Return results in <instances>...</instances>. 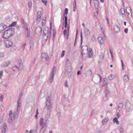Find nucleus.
<instances>
[{
  "label": "nucleus",
  "instance_id": "obj_1",
  "mask_svg": "<svg viewBox=\"0 0 133 133\" xmlns=\"http://www.w3.org/2000/svg\"><path fill=\"white\" fill-rule=\"evenodd\" d=\"M14 33V29L10 28L5 31L2 37L4 39H7L12 36Z\"/></svg>",
  "mask_w": 133,
  "mask_h": 133
},
{
  "label": "nucleus",
  "instance_id": "obj_2",
  "mask_svg": "<svg viewBox=\"0 0 133 133\" xmlns=\"http://www.w3.org/2000/svg\"><path fill=\"white\" fill-rule=\"evenodd\" d=\"M51 95L50 94L47 95L46 97V108L48 110H49L51 108Z\"/></svg>",
  "mask_w": 133,
  "mask_h": 133
},
{
  "label": "nucleus",
  "instance_id": "obj_3",
  "mask_svg": "<svg viewBox=\"0 0 133 133\" xmlns=\"http://www.w3.org/2000/svg\"><path fill=\"white\" fill-rule=\"evenodd\" d=\"M18 112H17V111L14 112L13 114H12V112L11 110H10L9 113V118L8 119L9 122H11L12 120L15 119L16 117H17L16 116Z\"/></svg>",
  "mask_w": 133,
  "mask_h": 133
},
{
  "label": "nucleus",
  "instance_id": "obj_4",
  "mask_svg": "<svg viewBox=\"0 0 133 133\" xmlns=\"http://www.w3.org/2000/svg\"><path fill=\"white\" fill-rule=\"evenodd\" d=\"M65 66V70L67 72L70 73L71 71V65L70 61L67 59L66 60Z\"/></svg>",
  "mask_w": 133,
  "mask_h": 133
},
{
  "label": "nucleus",
  "instance_id": "obj_5",
  "mask_svg": "<svg viewBox=\"0 0 133 133\" xmlns=\"http://www.w3.org/2000/svg\"><path fill=\"white\" fill-rule=\"evenodd\" d=\"M23 68V64L21 61L19 63V64L16 65L12 67V70L15 71H17L18 70H21Z\"/></svg>",
  "mask_w": 133,
  "mask_h": 133
},
{
  "label": "nucleus",
  "instance_id": "obj_6",
  "mask_svg": "<svg viewBox=\"0 0 133 133\" xmlns=\"http://www.w3.org/2000/svg\"><path fill=\"white\" fill-rule=\"evenodd\" d=\"M125 111L127 112H128L131 110V105L128 100L125 101Z\"/></svg>",
  "mask_w": 133,
  "mask_h": 133
},
{
  "label": "nucleus",
  "instance_id": "obj_7",
  "mask_svg": "<svg viewBox=\"0 0 133 133\" xmlns=\"http://www.w3.org/2000/svg\"><path fill=\"white\" fill-rule=\"evenodd\" d=\"M43 36H44V39L46 40L48 37L49 34V28L48 27H45L43 30Z\"/></svg>",
  "mask_w": 133,
  "mask_h": 133
},
{
  "label": "nucleus",
  "instance_id": "obj_8",
  "mask_svg": "<svg viewBox=\"0 0 133 133\" xmlns=\"http://www.w3.org/2000/svg\"><path fill=\"white\" fill-rule=\"evenodd\" d=\"M4 44L6 47L9 48L12 45L13 42L11 40H8L4 42Z\"/></svg>",
  "mask_w": 133,
  "mask_h": 133
},
{
  "label": "nucleus",
  "instance_id": "obj_9",
  "mask_svg": "<svg viewBox=\"0 0 133 133\" xmlns=\"http://www.w3.org/2000/svg\"><path fill=\"white\" fill-rule=\"evenodd\" d=\"M46 120L44 121V119L43 118H41L40 119L39 124L42 127V129L46 125Z\"/></svg>",
  "mask_w": 133,
  "mask_h": 133
},
{
  "label": "nucleus",
  "instance_id": "obj_10",
  "mask_svg": "<svg viewBox=\"0 0 133 133\" xmlns=\"http://www.w3.org/2000/svg\"><path fill=\"white\" fill-rule=\"evenodd\" d=\"M7 128L6 125L5 123H3L1 127V131L2 133H5Z\"/></svg>",
  "mask_w": 133,
  "mask_h": 133
},
{
  "label": "nucleus",
  "instance_id": "obj_11",
  "mask_svg": "<svg viewBox=\"0 0 133 133\" xmlns=\"http://www.w3.org/2000/svg\"><path fill=\"white\" fill-rule=\"evenodd\" d=\"M7 28V26L4 23H1L0 24V32L6 29Z\"/></svg>",
  "mask_w": 133,
  "mask_h": 133
},
{
  "label": "nucleus",
  "instance_id": "obj_12",
  "mask_svg": "<svg viewBox=\"0 0 133 133\" xmlns=\"http://www.w3.org/2000/svg\"><path fill=\"white\" fill-rule=\"evenodd\" d=\"M113 29L116 33H119L120 31V29L117 24H115L114 26Z\"/></svg>",
  "mask_w": 133,
  "mask_h": 133
},
{
  "label": "nucleus",
  "instance_id": "obj_13",
  "mask_svg": "<svg viewBox=\"0 0 133 133\" xmlns=\"http://www.w3.org/2000/svg\"><path fill=\"white\" fill-rule=\"evenodd\" d=\"M42 58L45 59L46 61L49 60V58L46 53H43L41 54Z\"/></svg>",
  "mask_w": 133,
  "mask_h": 133
},
{
  "label": "nucleus",
  "instance_id": "obj_14",
  "mask_svg": "<svg viewBox=\"0 0 133 133\" xmlns=\"http://www.w3.org/2000/svg\"><path fill=\"white\" fill-rule=\"evenodd\" d=\"M21 99H18V102H17V112H19V110L20 109L21 106Z\"/></svg>",
  "mask_w": 133,
  "mask_h": 133
},
{
  "label": "nucleus",
  "instance_id": "obj_15",
  "mask_svg": "<svg viewBox=\"0 0 133 133\" xmlns=\"http://www.w3.org/2000/svg\"><path fill=\"white\" fill-rule=\"evenodd\" d=\"M69 28H67L66 30H64L63 31V34L65 36V35L66 33V38L68 39V38L69 36Z\"/></svg>",
  "mask_w": 133,
  "mask_h": 133
},
{
  "label": "nucleus",
  "instance_id": "obj_16",
  "mask_svg": "<svg viewBox=\"0 0 133 133\" xmlns=\"http://www.w3.org/2000/svg\"><path fill=\"white\" fill-rule=\"evenodd\" d=\"M124 106V104L122 103H119L118 105V109L119 112L122 110Z\"/></svg>",
  "mask_w": 133,
  "mask_h": 133
},
{
  "label": "nucleus",
  "instance_id": "obj_17",
  "mask_svg": "<svg viewBox=\"0 0 133 133\" xmlns=\"http://www.w3.org/2000/svg\"><path fill=\"white\" fill-rule=\"evenodd\" d=\"M104 92L105 95L108 96L110 94V91L109 89L107 87H105Z\"/></svg>",
  "mask_w": 133,
  "mask_h": 133
},
{
  "label": "nucleus",
  "instance_id": "obj_18",
  "mask_svg": "<svg viewBox=\"0 0 133 133\" xmlns=\"http://www.w3.org/2000/svg\"><path fill=\"white\" fill-rule=\"evenodd\" d=\"M42 31V29L41 27L38 26L36 28L35 31L36 33H41Z\"/></svg>",
  "mask_w": 133,
  "mask_h": 133
},
{
  "label": "nucleus",
  "instance_id": "obj_19",
  "mask_svg": "<svg viewBox=\"0 0 133 133\" xmlns=\"http://www.w3.org/2000/svg\"><path fill=\"white\" fill-rule=\"evenodd\" d=\"M98 39L100 45H102L104 43V40L103 38L99 37H98Z\"/></svg>",
  "mask_w": 133,
  "mask_h": 133
},
{
  "label": "nucleus",
  "instance_id": "obj_20",
  "mask_svg": "<svg viewBox=\"0 0 133 133\" xmlns=\"http://www.w3.org/2000/svg\"><path fill=\"white\" fill-rule=\"evenodd\" d=\"M94 5L95 8L98 9L99 6V2L97 0H94Z\"/></svg>",
  "mask_w": 133,
  "mask_h": 133
},
{
  "label": "nucleus",
  "instance_id": "obj_21",
  "mask_svg": "<svg viewBox=\"0 0 133 133\" xmlns=\"http://www.w3.org/2000/svg\"><path fill=\"white\" fill-rule=\"evenodd\" d=\"M41 14L40 12H38L37 13V17L36 18V21H39L41 20Z\"/></svg>",
  "mask_w": 133,
  "mask_h": 133
},
{
  "label": "nucleus",
  "instance_id": "obj_22",
  "mask_svg": "<svg viewBox=\"0 0 133 133\" xmlns=\"http://www.w3.org/2000/svg\"><path fill=\"white\" fill-rule=\"evenodd\" d=\"M64 16L63 17V19H64L65 18V25L64 26V27L65 28L67 27V15L65 16L64 15Z\"/></svg>",
  "mask_w": 133,
  "mask_h": 133
},
{
  "label": "nucleus",
  "instance_id": "obj_23",
  "mask_svg": "<svg viewBox=\"0 0 133 133\" xmlns=\"http://www.w3.org/2000/svg\"><path fill=\"white\" fill-rule=\"evenodd\" d=\"M123 80L125 82H127L129 81V76L127 75H125L123 78Z\"/></svg>",
  "mask_w": 133,
  "mask_h": 133
},
{
  "label": "nucleus",
  "instance_id": "obj_24",
  "mask_svg": "<svg viewBox=\"0 0 133 133\" xmlns=\"http://www.w3.org/2000/svg\"><path fill=\"white\" fill-rule=\"evenodd\" d=\"M103 86H105V87H107V80L106 78H104L103 79Z\"/></svg>",
  "mask_w": 133,
  "mask_h": 133
},
{
  "label": "nucleus",
  "instance_id": "obj_25",
  "mask_svg": "<svg viewBox=\"0 0 133 133\" xmlns=\"http://www.w3.org/2000/svg\"><path fill=\"white\" fill-rule=\"evenodd\" d=\"M108 120V118L107 117L105 118L102 121V123L103 125H104L107 123Z\"/></svg>",
  "mask_w": 133,
  "mask_h": 133
},
{
  "label": "nucleus",
  "instance_id": "obj_26",
  "mask_svg": "<svg viewBox=\"0 0 133 133\" xmlns=\"http://www.w3.org/2000/svg\"><path fill=\"white\" fill-rule=\"evenodd\" d=\"M10 63V61H8L5 62L3 64V65L4 66H7Z\"/></svg>",
  "mask_w": 133,
  "mask_h": 133
},
{
  "label": "nucleus",
  "instance_id": "obj_27",
  "mask_svg": "<svg viewBox=\"0 0 133 133\" xmlns=\"http://www.w3.org/2000/svg\"><path fill=\"white\" fill-rule=\"evenodd\" d=\"M84 33L86 35L88 36L90 34V32L88 29H86L85 30Z\"/></svg>",
  "mask_w": 133,
  "mask_h": 133
},
{
  "label": "nucleus",
  "instance_id": "obj_28",
  "mask_svg": "<svg viewBox=\"0 0 133 133\" xmlns=\"http://www.w3.org/2000/svg\"><path fill=\"white\" fill-rule=\"evenodd\" d=\"M113 122L114 123H116L118 125L119 124V122L117 120V119L116 117H115L113 119Z\"/></svg>",
  "mask_w": 133,
  "mask_h": 133
},
{
  "label": "nucleus",
  "instance_id": "obj_29",
  "mask_svg": "<svg viewBox=\"0 0 133 133\" xmlns=\"http://www.w3.org/2000/svg\"><path fill=\"white\" fill-rule=\"evenodd\" d=\"M73 10L75 12L76 8V2L75 1H74V3L73 4Z\"/></svg>",
  "mask_w": 133,
  "mask_h": 133
},
{
  "label": "nucleus",
  "instance_id": "obj_30",
  "mask_svg": "<svg viewBox=\"0 0 133 133\" xmlns=\"http://www.w3.org/2000/svg\"><path fill=\"white\" fill-rule=\"evenodd\" d=\"M120 11L121 14L122 15H124L125 14V11L124 9L123 8H121Z\"/></svg>",
  "mask_w": 133,
  "mask_h": 133
},
{
  "label": "nucleus",
  "instance_id": "obj_31",
  "mask_svg": "<svg viewBox=\"0 0 133 133\" xmlns=\"http://www.w3.org/2000/svg\"><path fill=\"white\" fill-rule=\"evenodd\" d=\"M85 49L86 50H88V47L87 45H85L83 46L82 47V49L83 50H83H84V49Z\"/></svg>",
  "mask_w": 133,
  "mask_h": 133
},
{
  "label": "nucleus",
  "instance_id": "obj_32",
  "mask_svg": "<svg viewBox=\"0 0 133 133\" xmlns=\"http://www.w3.org/2000/svg\"><path fill=\"white\" fill-rule=\"evenodd\" d=\"M120 133H123L124 129L122 127H120L118 129Z\"/></svg>",
  "mask_w": 133,
  "mask_h": 133
},
{
  "label": "nucleus",
  "instance_id": "obj_33",
  "mask_svg": "<svg viewBox=\"0 0 133 133\" xmlns=\"http://www.w3.org/2000/svg\"><path fill=\"white\" fill-rule=\"evenodd\" d=\"M54 75H51L50 76V78L49 79V81L51 83L52 82V80L54 79Z\"/></svg>",
  "mask_w": 133,
  "mask_h": 133
},
{
  "label": "nucleus",
  "instance_id": "obj_34",
  "mask_svg": "<svg viewBox=\"0 0 133 133\" xmlns=\"http://www.w3.org/2000/svg\"><path fill=\"white\" fill-rule=\"evenodd\" d=\"M108 96L105 95L103 98V100L106 101L107 100Z\"/></svg>",
  "mask_w": 133,
  "mask_h": 133
},
{
  "label": "nucleus",
  "instance_id": "obj_35",
  "mask_svg": "<svg viewBox=\"0 0 133 133\" xmlns=\"http://www.w3.org/2000/svg\"><path fill=\"white\" fill-rule=\"evenodd\" d=\"M26 46V43H25L23 45L21 46V48H22V50H23V51L25 49V47Z\"/></svg>",
  "mask_w": 133,
  "mask_h": 133
},
{
  "label": "nucleus",
  "instance_id": "obj_36",
  "mask_svg": "<svg viewBox=\"0 0 133 133\" xmlns=\"http://www.w3.org/2000/svg\"><path fill=\"white\" fill-rule=\"evenodd\" d=\"M87 74L89 76H91L92 74V71L91 70H89L87 71Z\"/></svg>",
  "mask_w": 133,
  "mask_h": 133
},
{
  "label": "nucleus",
  "instance_id": "obj_37",
  "mask_svg": "<svg viewBox=\"0 0 133 133\" xmlns=\"http://www.w3.org/2000/svg\"><path fill=\"white\" fill-rule=\"evenodd\" d=\"M92 51H91L90 50L89 53L88 55L89 57V58H90L92 57Z\"/></svg>",
  "mask_w": 133,
  "mask_h": 133
},
{
  "label": "nucleus",
  "instance_id": "obj_38",
  "mask_svg": "<svg viewBox=\"0 0 133 133\" xmlns=\"http://www.w3.org/2000/svg\"><path fill=\"white\" fill-rule=\"evenodd\" d=\"M77 51L76 50H75L74 53H73V55L74 57H76L77 56Z\"/></svg>",
  "mask_w": 133,
  "mask_h": 133
},
{
  "label": "nucleus",
  "instance_id": "obj_39",
  "mask_svg": "<svg viewBox=\"0 0 133 133\" xmlns=\"http://www.w3.org/2000/svg\"><path fill=\"white\" fill-rule=\"evenodd\" d=\"M91 40L93 42H95L96 41V37L94 36H92L91 37Z\"/></svg>",
  "mask_w": 133,
  "mask_h": 133
},
{
  "label": "nucleus",
  "instance_id": "obj_40",
  "mask_svg": "<svg viewBox=\"0 0 133 133\" xmlns=\"http://www.w3.org/2000/svg\"><path fill=\"white\" fill-rule=\"evenodd\" d=\"M17 24L16 22H12L10 25V26H14L15 25Z\"/></svg>",
  "mask_w": 133,
  "mask_h": 133
},
{
  "label": "nucleus",
  "instance_id": "obj_41",
  "mask_svg": "<svg viewBox=\"0 0 133 133\" xmlns=\"http://www.w3.org/2000/svg\"><path fill=\"white\" fill-rule=\"evenodd\" d=\"M109 50L110 51V53L111 55V57L112 60L113 59V56L112 54V52L111 51V50L110 48L109 49Z\"/></svg>",
  "mask_w": 133,
  "mask_h": 133
},
{
  "label": "nucleus",
  "instance_id": "obj_42",
  "mask_svg": "<svg viewBox=\"0 0 133 133\" xmlns=\"http://www.w3.org/2000/svg\"><path fill=\"white\" fill-rule=\"evenodd\" d=\"M42 2L44 4L45 6H46L47 0H42Z\"/></svg>",
  "mask_w": 133,
  "mask_h": 133
},
{
  "label": "nucleus",
  "instance_id": "obj_43",
  "mask_svg": "<svg viewBox=\"0 0 133 133\" xmlns=\"http://www.w3.org/2000/svg\"><path fill=\"white\" fill-rule=\"evenodd\" d=\"M64 85L65 87L66 88L68 87V84L67 81V80L65 81L64 83Z\"/></svg>",
  "mask_w": 133,
  "mask_h": 133
},
{
  "label": "nucleus",
  "instance_id": "obj_44",
  "mask_svg": "<svg viewBox=\"0 0 133 133\" xmlns=\"http://www.w3.org/2000/svg\"><path fill=\"white\" fill-rule=\"evenodd\" d=\"M112 75L111 74L110 76H109L108 77V78L109 80H111L113 79V78L112 77Z\"/></svg>",
  "mask_w": 133,
  "mask_h": 133
},
{
  "label": "nucleus",
  "instance_id": "obj_45",
  "mask_svg": "<svg viewBox=\"0 0 133 133\" xmlns=\"http://www.w3.org/2000/svg\"><path fill=\"white\" fill-rule=\"evenodd\" d=\"M129 10V12H130V13H131V15H132V14H131V9L130 8V7H128L127 8V9H126V10Z\"/></svg>",
  "mask_w": 133,
  "mask_h": 133
},
{
  "label": "nucleus",
  "instance_id": "obj_46",
  "mask_svg": "<svg viewBox=\"0 0 133 133\" xmlns=\"http://www.w3.org/2000/svg\"><path fill=\"white\" fill-rule=\"evenodd\" d=\"M68 9L67 8H66L64 10V13L65 15H66L68 14Z\"/></svg>",
  "mask_w": 133,
  "mask_h": 133
},
{
  "label": "nucleus",
  "instance_id": "obj_47",
  "mask_svg": "<svg viewBox=\"0 0 133 133\" xmlns=\"http://www.w3.org/2000/svg\"><path fill=\"white\" fill-rule=\"evenodd\" d=\"M22 94H23V93L22 92H21L20 93L19 95V99H21V98L22 97Z\"/></svg>",
  "mask_w": 133,
  "mask_h": 133
},
{
  "label": "nucleus",
  "instance_id": "obj_48",
  "mask_svg": "<svg viewBox=\"0 0 133 133\" xmlns=\"http://www.w3.org/2000/svg\"><path fill=\"white\" fill-rule=\"evenodd\" d=\"M65 52V51H62V54L61 55V57H63L64 56Z\"/></svg>",
  "mask_w": 133,
  "mask_h": 133
},
{
  "label": "nucleus",
  "instance_id": "obj_49",
  "mask_svg": "<svg viewBox=\"0 0 133 133\" xmlns=\"http://www.w3.org/2000/svg\"><path fill=\"white\" fill-rule=\"evenodd\" d=\"M128 28H126L124 29V31L125 34H127L128 32Z\"/></svg>",
  "mask_w": 133,
  "mask_h": 133
},
{
  "label": "nucleus",
  "instance_id": "obj_50",
  "mask_svg": "<svg viewBox=\"0 0 133 133\" xmlns=\"http://www.w3.org/2000/svg\"><path fill=\"white\" fill-rule=\"evenodd\" d=\"M3 71H1L0 72V78H1L3 76Z\"/></svg>",
  "mask_w": 133,
  "mask_h": 133
},
{
  "label": "nucleus",
  "instance_id": "obj_51",
  "mask_svg": "<svg viewBox=\"0 0 133 133\" xmlns=\"http://www.w3.org/2000/svg\"><path fill=\"white\" fill-rule=\"evenodd\" d=\"M46 24V21L45 20H43L42 21V24L43 25H44Z\"/></svg>",
  "mask_w": 133,
  "mask_h": 133
},
{
  "label": "nucleus",
  "instance_id": "obj_52",
  "mask_svg": "<svg viewBox=\"0 0 133 133\" xmlns=\"http://www.w3.org/2000/svg\"><path fill=\"white\" fill-rule=\"evenodd\" d=\"M80 36L81 38V44L82 43V32H81L80 34Z\"/></svg>",
  "mask_w": 133,
  "mask_h": 133
},
{
  "label": "nucleus",
  "instance_id": "obj_53",
  "mask_svg": "<svg viewBox=\"0 0 133 133\" xmlns=\"http://www.w3.org/2000/svg\"><path fill=\"white\" fill-rule=\"evenodd\" d=\"M28 5L29 7H31L32 6V2H29L28 3Z\"/></svg>",
  "mask_w": 133,
  "mask_h": 133
},
{
  "label": "nucleus",
  "instance_id": "obj_54",
  "mask_svg": "<svg viewBox=\"0 0 133 133\" xmlns=\"http://www.w3.org/2000/svg\"><path fill=\"white\" fill-rule=\"evenodd\" d=\"M3 95L1 96L0 97V101H2L3 100Z\"/></svg>",
  "mask_w": 133,
  "mask_h": 133
},
{
  "label": "nucleus",
  "instance_id": "obj_55",
  "mask_svg": "<svg viewBox=\"0 0 133 133\" xmlns=\"http://www.w3.org/2000/svg\"><path fill=\"white\" fill-rule=\"evenodd\" d=\"M27 34V37H28L30 36V32H28Z\"/></svg>",
  "mask_w": 133,
  "mask_h": 133
},
{
  "label": "nucleus",
  "instance_id": "obj_56",
  "mask_svg": "<svg viewBox=\"0 0 133 133\" xmlns=\"http://www.w3.org/2000/svg\"><path fill=\"white\" fill-rule=\"evenodd\" d=\"M3 54L2 53H0V57H4Z\"/></svg>",
  "mask_w": 133,
  "mask_h": 133
},
{
  "label": "nucleus",
  "instance_id": "obj_57",
  "mask_svg": "<svg viewBox=\"0 0 133 133\" xmlns=\"http://www.w3.org/2000/svg\"><path fill=\"white\" fill-rule=\"evenodd\" d=\"M24 29L25 31H26L27 32H30L29 31V29L28 28H24Z\"/></svg>",
  "mask_w": 133,
  "mask_h": 133
},
{
  "label": "nucleus",
  "instance_id": "obj_58",
  "mask_svg": "<svg viewBox=\"0 0 133 133\" xmlns=\"http://www.w3.org/2000/svg\"><path fill=\"white\" fill-rule=\"evenodd\" d=\"M95 133H99V130L98 129H96Z\"/></svg>",
  "mask_w": 133,
  "mask_h": 133
},
{
  "label": "nucleus",
  "instance_id": "obj_59",
  "mask_svg": "<svg viewBox=\"0 0 133 133\" xmlns=\"http://www.w3.org/2000/svg\"><path fill=\"white\" fill-rule=\"evenodd\" d=\"M81 53H82V57L83 59L84 60H85V58H83V56L84 55H85V53H82V52H81Z\"/></svg>",
  "mask_w": 133,
  "mask_h": 133
},
{
  "label": "nucleus",
  "instance_id": "obj_60",
  "mask_svg": "<svg viewBox=\"0 0 133 133\" xmlns=\"http://www.w3.org/2000/svg\"><path fill=\"white\" fill-rule=\"evenodd\" d=\"M55 71H54V70H52L51 73V75H55Z\"/></svg>",
  "mask_w": 133,
  "mask_h": 133
},
{
  "label": "nucleus",
  "instance_id": "obj_61",
  "mask_svg": "<svg viewBox=\"0 0 133 133\" xmlns=\"http://www.w3.org/2000/svg\"><path fill=\"white\" fill-rule=\"evenodd\" d=\"M116 116L117 118H119L120 116V115H119V113H117L116 114Z\"/></svg>",
  "mask_w": 133,
  "mask_h": 133
},
{
  "label": "nucleus",
  "instance_id": "obj_62",
  "mask_svg": "<svg viewBox=\"0 0 133 133\" xmlns=\"http://www.w3.org/2000/svg\"><path fill=\"white\" fill-rule=\"evenodd\" d=\"M58 118H59L60 117H61V114H60V112H58Z\"/></svg>",
  "mask_w": 133,
  "mask_h": 133
},
{
  "label": "nucleus",
  "instance_id": "obj_63",
  "mask_svg": "<svg viewBox=\"0 0 133 133\" xmlns=\"http://www.w3.org/2000/svg\"><path fill=\"white\" fill-rule=\"evenodd\" d=\"M81 74V72L80 71H78L77 72V74L79 75Z\"/></svg>",
  "mask_w": 133,
  "mask_h": 133
},
{
  "label": "nucleus",
  "instance_id": "obj_64",
  "mask_svg": "<svg viewBox=\"0 0 133 133\" xmlns=\"http://www.w3.org/2000/svg\"><path fill=\"white\" fill-rule=\"evenodd\" d=\"M23 24L24 25V28H25V26H27V24L25 22H23Z\"/></svg>",
  "mask_w": 133,
  "mask_h": 133
}]
</instances>
